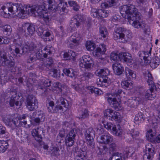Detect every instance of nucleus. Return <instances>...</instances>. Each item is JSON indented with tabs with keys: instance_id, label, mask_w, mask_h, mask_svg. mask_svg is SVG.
<instances>
[{
	"instance_id": "nucleus-32",
	"label": "nucleus",
	"mask_w": 160,
	"mask_h": 160,
	"mask_svg": "<svg viewBox=\"0 0 160 160\" xmlns=\"http://www.w3.org/2000/svg\"><path fill=\"white\" fill-rule=\"evenodd\" d=\"M42 80V81L41 82V83L38 84V88L43 89L45 87H49L51 85V81L49 80L43 78Z\"/></svg>"
},
{
	"instance_id": "nucleus-1",
	"label": "nucleus",
	"mask_w": 160,
	"mask_h": 160,
	"mask_svg": "<svg viewBox=\"0 0 160 160\" xmlns=\"http://www.w3.org/2000/svg\"><path fill=\"white\" fill-rule=\"evenodd\" d=\"M43 3L47 5H27L24 7L21 4L9 3L2 7V15L6 18H12L17 16L19 18H24L27 15L33 16H38L42 18L44 24H47L49 20L50 13L47 11V8L53 11H57L62 14V12H64L67 5V2L62 0H59L56 2L55 0H42Z\"/></svg>"
},
{
	"instance_id": "nucleus-59",
	"label": "nucleus",
	"mask_w": 160,
	"mask_h": 160,
	"mask_svg": "<svg viewBox=\"0 0 160 160\" xmlns=\"http://www.w3.org/2000/svg\"><path fill=\"white\" fill-rule=\"evenodd\" d=\"M1 80H0V83L2 85L6 82H7L8 80V79H7V77L6 76H4L3 78L2 79L3 77L1 76Z\"/></svg>"
},
{
	"instance_id": "nucleus-56",
	"label": "nucleus",
	"mask_w": 160,
	"mask_h": 160,
	"mask_svg": "<svg viewBox=\"0 0 160 160\" xmlns=\"http://www.w3.org/2000/svg\"><path fill=\"white\" fill-rule=\"evenodd\" d=\"M20 123L22 126L26 128H30L32 125L31 123L30 124H27V121L25 120H23L22 121H20Z\"/></svg>"
},
{
	"instance_id": "nucleus-21",
	"label": "nucleus",
	"mask_w": 160,
	"mask_h": 160,
	"mask_svg": "<svg viewBox=\"0 0 160 160\" xmlns=\"http://www.w3.org/2000/svg\"><path fill=\"white\" fill-rule=\"evenodd\" d=\"M97 140L99 143L107 144L113 142V137L107 133L98 137Z\"/></svg>"
},
{
	"instance_id": "nucleus-40",
	"label": "nucleus",
	"mask_w": 160,
	"mask_h": 160,
	"mask_svg": "<svg viewBox=\"0 0 160 160\" xmlns=\"http://www.w3.org/2000/svg\"><path fill=\"white\" fill-rule=\"evenodd\" d=\"M8 142L4 140H0V153L4 152L8 149Z\"/></svg>"
},
{
	"instance_id": "nucleus-50",
	"label": "nucleus",
	"mask_w": 160,
	"mask_h": 160,
	"mask_svg": "<svg viewBox=\"0 0 160 160\" xmlns=\"http://www.w3.org/2000/svg\"><path fill=\"white\" fill-rule=\"evenodd\" d=\"M102 122L103 124L104 128L108 130L112 131V128L114 127V126H115V125H113L110 122H107L105 123L103 121H102Z\"/></svg>"
},
{
	"instance_id": "nucleus-14",
	"label": "nucleus",
	"mask_w": 160,
	"mask_h": 160,
	"mask_svg": "<svg viewBox=\"0 0 160 160\" xmlns=\"http://www.w3.org/2000/svg\"><path fill=\"white\" fill-rule=\"evenodd\" d=\"M81 39V36L78 33H74L67 40L68 46L70 48H74L75 46L79 45Z\"/></svg>"
},
{
	"instance_id": "nucleus-9",
	"label": "nucleus",
	"mask_w": 160,
	"mask_h": 160,
	"mask_svg": "<svg viewBox=\"0 0 160 160\" xmlns=\"http://www.w3.org/2000/svg\"><path fill=\"white\" fill-rule=\"evenodd\" d=\"M81 85H72V88L77 92L80 93L88 92L90 93H94L97 95H101L103 93L102 91L98 88L93 86H87L84 88Z\"/></svg>"
},
{
	"instance_id": "nucleus-24",
	"label": "nucleus",
	"mask_w": 160,
	"mask_h": 160,
	"mask_svg": "<svg viewBox=\"0 0 160 160\" xmlns=\"http://www.w3.org/2000/svg\"><path fill=\"white\" fill-rule=\"evenodd\" d=\"M45 26L43 25L39 27L38 28V34L42 38L45 39L46 37L50 36L51 38H49V41H52L54 38V36L51 35V33L49 31H46L44 32Z\"/></svg>"
},
{
	"instance_id": "nucleus-12",
	"label": "nucleus",
	"mask_w": 160,
	"mask_h": 160,
	"mask_svg": "<svg viewBox=\"0 0 160 160\" xmlns=\"http://www.w3.org/2000/svg\"><path fill=\"white\" fill-rule=\"evenodd\" d=\"M18 30L22 34L25 33L26 36H31L32 35L35 31V28L34 25L32 24L26 23L22 25H19Z\"/></svg>"
},
{
	"instance_id": "nucleus-61",
	"label": "nucleus",
	"mask_w": 160,
	"mask_h": 160,
	"mask_svg": "<svg viewBox=\"0 0 160 160\" xmlns=\"http://www.w3.org/2000/svg\"><path fill=\"white\" fill-rule=\"evenodd\" d=\"M6 133V128L0 124V134H4Z\"/></svg>"
},
{
	"instance_id": "nucleus-16",
	"label": "nucleus",
	"mask_w": 160,
	"mask_h": 160,
	"mask_svg": "<svg viewBox=\"0 0 160 160\" xmlns=\"http://www.w3.org/2000/svg\"><path fill=\"white\" fill-rule=\"evenodd\" d=\"M26 106L30 111H33L38 107V101L36 97L32 95H29L27 98Z\"/></svg>"
},
{
	"instance_id": "nucleus-22",
	"label": "nucleus",
	"mask_w": 160,
	"mask_h": 160,
	"mask_svg": "<svg viewBox=\"0 0 160 160\" xmlns=\"http://www.w3.org/2000/svg\"><path fill=\"white\" fill-rule=\"evenodd\" d=\"M76 132V129H72L67 134L65 139V143L67 146L71 147L73 145Z\"/></svg>"
},
{
	"instance_id": "nucleus-33",
	"label": "nucleus",
	"mask_w": 160,
	"mask_h": 160,
	"mask_svg": "<svg viewBox=\"0 0 160 160\" xmlns=\"http://www.w3.org/2000/svg\"><path fill=\"white\" fill-rule=\"evenodd\" d=\"M109 73V70L107 68L100 69L97 70L96 72V74L100 77H107Z\"/></svg>"
},
{
	"instance_id": "nucleus-62",
	"label": "nucleus",
	"mask_w": 160,
	"mask_h": 160,
	"mask_svg": "<svg viewBox=\"0 0 160 160\" xmlns=\"http://www.w3.org/2000/svg\"><path fill=\"white\" fill-rule=\"evenodd\" d=\"M152 142L155 143H160V134L158 135L155 138H154L153 141Z\"/></svg>"
},
{
	"instance_id": "nucleus-47",
	"label": "nucleus",
	"mask_w": 160,
	"mask_h": 160,
	"mask_svg": "<svg viewBox=\"0 0 160 160\" xmlns=\"http://www.w3.org/2000/svg\"><path fill=\"white\" fill-rule=\"evenodd\" d=\"M4 32L6 33L5 34L9 36L11 35L12 29L10 26L8 25H6L3 26L2 30Z\"/></svg>"
},
{
	"instance_id": "nucleus-23",
	"label": "nucleus",
	"mask_w": 160,
	"mask_h": 160,
	"mask_svg": "<svg viewBox=\"0 0 160 160\" xmlns=\"http://www.w3.org/2000/svg\"><path fill=\"white\" fill-rule=\"evenodd\" d=\"M58 104L55 106V108L53 109V107H48V111L51 113H55L59 111V110H61L62 109V107L60 105L61 104L63 106L67 108L65 105V102L64 98L62 97H60L59 99L58 100L57 102Z\"/></svg>"
},
{
	"instance_id": "nucleus-8",
	"label": "nucleus",
	"mask_w": 160,
	"mask_h": 160,
	"mask_svg": "<svg viewBox=\"0 0 160 160\" xmlns=\"http://www.w3.org/2000/svg\"><path fill=\"white\" fill-rule=\"evenodd\" d=\"M145 78L148 84L151 85V88L146 92L145 97L148 100H152L156 95V93L153 91L155 85L154 84L153 78L151 74L149 72H148L145 75Z\"/></svg>"
},
{
	"instance_id": "nucleus-44",
	"label": "nucleus",
	"mask_w": 160,
	"mask_h": 160,
	"mask_svg": "<svg viewBox=\"0 0 160 160\" xmlns=\"http://www.w3.org/2000/svg\"><path fill=\"white\" fill-rule=\"evenodd\" d=\"M125 74L127 78H135L136 74L134 72L128 67H125Z\"/></svg>"
},
{
	"instance_id": "nucleus-51",
	"label": "nucleus",
	"mask_w": 160,
	"mask_h": 160,
	"mask_svg": "<svg viewBox=\"0 0 160 160\" xmlns=\"http://www.w3.org/2000/svg\"><path fill=\"white\" fill-rule=\"evenodd\" d=\"M50 149L52 152V154L55 156H58L59 155L60 150L58 147H51Z\"/></svg>"
},
{
	"instance_id": "nucleus-15",
	"label": "nucleus",
	"mask_w": 160,
	"mask_h": 160,
	"mask_svg": "<svg viewBox=\"0 0 160 160\" xmlns=\"http://www.w3.org/2000/svg\"><path fill=\"white\" fill-rule=\"evenodd\" d=\"M12 57H7L4 52L0 51V65H9L12 67L15 64Z\"/></svg>"
},
{
	"instance_id": "nucleus-4",
	"label": "nucleus",
	"mask_w": 160,
	"mask_h": 160,
	"mask_svg": "<svg viewBox=\"0 0 160 160\" xmlns=\"http://www.w3.org/2000/svg\"><path fill=\"white\" fill-rule=\"evenodd\" d=\"M117 5L116 2L114 0H110L102 2L101 7L102 9L92 8L91 15L94 18L102 19L108 17L109 14V12L107 10L103 9L104 8H108Z\"/></svg>"
},
{
	"instance_id": "nucleus-41",
	"label": "nucleus",
	"mask_w": 160,
	"mask_h": 160,
	"mask_svg": "<svg viewBox=\"0 0 160 160\" xmlns=\"http://www.w3.org/2000/svg\"><path fill=\"white\" fill-rule=\"evenodd\" d=\"M78 117L79 119H83L88 117L89 115L88 111L85 109H83L78 111Z\"/></svg>"
},
{
	"instance_id": "nucleus-46",
	"label": "nucleus",
	"mask_w": 160,
	"mask_h": 160,
	"mask_svg": "<svg viewBox=\"0 0 160 160\" xmlns=\"http://www.w3.org/2000/svg\"><path fill=\"white\" fill-rule=\"evenodd\" d=\"M65 134V130H63L60 131L59 134L58 135L56 139V142L58 143V145H60L59 143H61L62 141L63 140V138L64 137Z\"/></svg>"
},
{
	"instance_id": "nucleus-39",
	"label": "nucleus",
	"mask_w": 160,
	"mask_h": 160,
	"mask_svg": "<svg viewBox=\"0 0 160 160\" xmlns=\"http://www.w3.org/2000/svg\"><path fill=\"white\" fill-rule=\"evenodd\" d=\"M51 90L55 93H58L62 91L61 84L58 82H54L52 85Z\"/></svg>"
},
{
	"instance_id": "nucleus-38",
	"label": "nucleus",
	"mask_w": 160,
	"mask_h": 160,
	"mask_svg": "<svg viewBox=\"0 0 160 160\" xmlns=\"http://www.w3.org/2000/svg\"><path fill=\"white\" fill-rule=\"evenodd\" d=\"M124 100H125L124 101L125 104L128 106L130 107H133L134 106V103L136 100L138 101V102H141V101L138 99V98H136V100L133 99L132 98L129 99L127 100V99L125 97H124Z\"/></svg>"
},
{
	"instance_id": "nucleus-27",
	"label": "nucleus",
	"mask_w": 160,
	"mask_h": 160,
	"mask_svg": "<svg viewBox=\"0 0 160 160\" xmlns=\"http://www.w3.org/2000/svg\"><path fill=\"white\" fill-rule=\"evenodd\" d=\"M110 79L107 77H101L97 79V83L98 87H106L111 83Z\"/></svg>"
},
{
	"instance_id": "nucleus-31",
	"label": "nucleus",
	"mask_w": 160,
	"mask_h": 160,
	"mask_svg": "<svg viewBox=\"0 0 160 160\" xmlns=\"http://www.w3.org/2000/svg\"><path fill=\"white\" fill-rule=\"evenodd\" d=\"M78 54V53L73 51L70 50L64 53L63 58L66 60L71 59L74 61L76 59V57Z\"/></svg>"
},
{
	"instance_id": "nucleus-3",
	"label": "nucleus",
	"mask_w": 160,
	"mask_h": 160,
	"mask_svg": "<svg viewBox=\"0 0 160 160\" xmlns=\"http://www.w3.org/2000/svg\"><path fill=\"white\" fill-rule=\"evenodd\" d=\"M24 47V52L31 53L27 61L28 63L36 61L37 59H39L42 56L46 58L47 55L50 54L53 49V48L50 46L46 47L42 46L41 51L39 49L38 47L36 46L34 43H31V47L30 43H28Z\"/></svg>"
},
{
	"instance_id": "nucleus-42",
	"label": "nucleus",
	"mask_w": 160,
	"mask_h": 160,
	"mask_svg": "<svg viewBox=\"0 0 160 160\" xmlns=\"http://www.w3.org/2000/svg\"><path fill=\"white\" fill-rule=\"evenodd\" d=\"M145 118L144 114L141 112H139L135 115L134 120L136 123H141L144 121Z\"/></svg>"
},
{
	"instance_id": "nucleus-13",
	"label": "nucleus",
	"mask_w": 160,
	"mask_h": 160,
	"mask_svg": "<svg viewBox=\"0 0 160 160\" xmlns=\"http://www.w3.org/2000/svg\"><path fill=\"white\" fill-rule=\"evenodd\" d=\"M95 133L93 129L90 128L86 130L84 133L87 144L92 148H94V142L93 137L95 136Z\"/></svg>"
},
{
	"instance_id": "nucleus-36",
	"label": "nucleus",
	"mask_w": 160,
	"mask_h": 160,
	"mask_svg": "<svg viewBox=\"0 0 160 160\" xmlns=\"http://www.w3.org/2000/svg\"><path fill=\"white\" fill-rule=\"evenodd\" d=\"M112 133L116 136L121 137L123 134V132L122 129L120 126L117 127L115 125L112 128Z\"/></svg>"
},
{
	"instance_id": "nucleus-26",
	"label": "nucleus",
	"mask_w": 160,
	"mask_h": 160,
	"mask_svg": "<svg viewBox=\"0 0 160 160\" xmlns=\"http://www.w3.org/2000/svg\"><path fill=\"white\" fill-rule=\"evenodd\" d=\"M106 51V45L104 44H101L94 50L93 52V54L95 57L99 58L102 55L104 54Z\"/></svg>"
},
{
	"instance_id": "nucleus-25",
	"label": "nucleus",
	"mask_w": 160,
	"mask_h": 160,
	"mask_svg": "<svg viewBox=\"0 0 160 160\" xmlns=\"http://www.w3.org/2000/svg\"><path fill=\"white\" fill-rule=\"evenodd\" d=\"M135 152V149L132 147H129L126 149L125 151L123 153H119L117 152L115 154V155H117L118 156L121 157V160H124L128 158L129 154H131V156Z\"/></svg>"
},
{
	"instance_id": "nucleus-53",
	"label": "nucleus",
	"mask_w": 160,
	"mask_h": 160,
	"mask_svg": "<svg viewBox=\"0 0 160 160\" xmlns=\"http://www.w3.org/2000/svg\"><path fill=\"white\" fill-rule=\"evenodd\" d=\"M110 59L111 61H116L119 59V54L118 55L117 53L112 52L110 54Z\"/></svg>"
},
{
	"instance_id": "nucleus-55",
	"label": "nucleus",
	"mask_w": 160,
	"mask_h": 160,
	"mask_svg": "<svg viewBox=\"0 0 160 160\" xmlns=\"http://www.w3.org/2000/svg\"><path fill=\"white\" fill-rule=\"evenodd\" d=\"M50 74L54 78H57L59 76V74L58 71L55 69H53L50 71Z\"/></svg>"
},
{
	"instance_id": "nucleus-29",
	"label": "nucleus",
	"mask_w": 160,
	"mask_h": 160,
	"mask_svg": "<svg viewBox=\"0 0 160 160\" xmlns=\"http://www.w3.org/2000/svg\"><path fill=\"white\" fill-rule=\"evenodd\" d=\"M119 59L127 63L132 62V58L131 54L127 52H120L119 53Z\"/></svg>"
},
{
	"instance_id": "nucleus-30",
	"label": "nucleus",
	"mask_w": 160,
	"mask_h": 160,
	"mask_svg": "<svg viewBox=\"0 0 160 160\" xmlns=\"http://www.w3.org/2000/svg\"><path fill=\"white\" fill-rule=\"evenodd\" d=\"M81 16H78V17ZM79 17L78 18V16H77V18H72L70 22V30L71 31H75L77 29V28H78L80 25V21L78 20V19Z\"/></svg>"
},
{
	"instance_id": "nucleus-48",
	"label": "nucleus",
	"mask_w": 160,
	"mask_h": 160,
	"mask_svg": "<svg viewBox=\"0 0 160 160\" xmlns=\"http://www.w3.org/2000/svg\"><path fill=\"white\" fill-rule=\"evenodd\" d=\"M151 49H150V51L149 52H139L138 53V55L139 57H143V59L145 60H146V59L148 58L150 55H151Z\"/></svg>"
},
{
	"instance_id": "nucleus-58",
	"label": "nucleus",
	"mask_w": 160,
	"mask_h": 160,
	"mask_svg": "<svg viewBox=\"0 0 160 160\" xmlns=\"http://www.w3.org/2000/svg\"><path fill=\"white\" fill-rule=\"evenodd\" d=\"M120 16L117 14L113 16L111 18L112 21L113 22H117L120 20Z\"/></svg>"
},
{
	"instance_id": "nucleus-5",
	"label": "nucleus",
	"mask_w": 160,
	"mask_h": 160,
	"mask_svg": "<svg viewBox=\"0 0 160 160\" xmlns=\"http://www.w3.org/2000/svg\"><path fill=\"white\" fill-rule=\"evenodd\" d=\"M124 92L120 89L116 93L107 94V98L108 102L110 105L116 110H120L123 108L120 100L117 101L116 98L119 99V97L122 96Z\"/></svg>"
},
{
	"instance_id": "nucleus-17",
	"label": "nucleus",
	"mask_w": 160,
	"mask_h": 160,
	"mask_svg": "<svg viewBox=\"0 0 160 160\" xmlns=\"http://www.w3.org/2000/svg\"><path fill=\"white\" fill-rule=\"evenodd\" d=\"M104 114L105 117L112 121L115 120L118 121L120 120L121 118V115L119 112L110 109L105 110Z\"/></svg>"
},
{
	"instance_id": "nucleus-2",
	"label": "nucleus",
	"mask_w": 160,
	"mask_h": 160,
	"mask_svg": "<svg viewBox=\"0 0 160 160\" xmlns=\"http://www.w3.org/2000/svg\"><path fill=\"white\" fill-rule=\"evenodd\" d=\"M120 12L122 17L127 18L130 24L136 28H143L144 33H147V28L143 23L137 9L134 6L130 5L121 6L120 8Z\"/></svg>"
},
{
	"instance_id": "nucleus-54",
	"label": "nucleus",
	"mask_w": 160,
	"mask_h": 160,
	"mask_svg": "<svg viewBox=\"0 0 160 160\" xmlns=\"http://www.w3.org/2000/svg\"><path fill=\"white\" fill-rule=\"evenodd\" d=\"M53 60L52 58H50L46 59V62L44 63V65L49 68V67L52 66Z\"/></svg>"
},
{
	"instance_id": "nucleus-60",
	"label": "nucleus",
	"mask_w": 160,
	"mask_h": 160,
	"mask_svg": "<svg viewBox=\"0 0 160 160\" xmlns=\"http://www.w3.org/2000/svg\"><path fill=\"white\" fill-rule=\"evenodd\" d=\"M116 149V146L115 143H112L110 144L109 146V149L110 151H115Z\"/></svg>"
},
{
	"instance_id": "nucleus-35",
	"label": "nucleus",
	"mask_w": 160,
	"mask_h": 160,
	"mask_svg": "<svg viewBox=\"0 0 160 160\" xmlns=\"http://www.w3.org/2000/svg\"><path fill=\"white\" fill-rule=\"evenodd\" d=\"M139 134V132L138 131H135L133 129H132L131 131H129L127 133L128 137H130L128 138V140L130 141L132 140L136 139L138 136ZM127 137H128V136Z\"/></svg>"
},
{
	"instance_id": "nucleus-45",
	"label": "nucleus",
	"mask_w": 160,
	"mask_h": 160,
	"mask_svg": "<svg viewBox=\"0 0 160 160\" xmlns=\"http://www.w3.org/2000/svg\"><path fill=\"white\" fill-rule=\"evenodd\" d=\"M85 47L87 50L93 51L96 47V45L93 42L88 41L86 42Z\"/></svg>"
},
{
	"instance_id": "nucleus-57",
	"label": "nucleus",
	"mask_w": 160,
	"mask_h": 160,
	"mask_svg": "<svg viewBox=\"0 0 160 160\" xmlns=\"http://www.w3.org/2000/svg\"><path fill=\"white\" fill-rule=\"evenodd\" d=\"M59 32L58 33H57V36H58L59 37H62L64 35L63 33V28L62 26H60L59 29H58Z\"/></svg>"
},
{
	"instance_id": "nucleus-49",
	"label": "nucleus",
	"mask_w": 160,
	"mask_h": 160,
	"mask_svg": "<svg viewBox=\"0 0 160 160\" xmlns=\"http://www.w3.org/2000/svg\"><path fill=\"white\" fill-rule=\"evenodd\" d=\"M100 33L101 36L103 38L107 37L108 35V32L106 28L104 27H101L100 28Z\"/></svg>"
},
{
	"instance_id": "nucleus-10",
	"label": "nucleus",
	"mask_w": 160,
	"mask_h": 160,
	"mask_svg": "<svg viewBox=\"0 0 160 160\" xmlns=\"http://www.w3.org/2000/svg\"><path fill=\"white\" fill-rule=\"evenodd\" d=\"M79 65L82 68L90 69L94 64V61L92 57L89 55L83 56L79 60Z\"/></svg>"
},
{
	"instance_id": "nucleus-34",
	"label": "nucleus",
	"mask_w": 160,
	"mask_h": 160,
	"mask_svg": "<svg viewBox=\"0 0 160 160\" xmlns=\"http://www.w3.org/2000/svg\"><path fill=\"white\" fill-rule=\"evenodd\" d=\"M156 133V131L152 129L148 130L146 132V137L147 139L150 142H152L154 140V136Z\"/></svg>"
},
{
	"instance_id": "nucleus-37",
	"label": "nucleus",
	"mask_w": 160,
	"mask_h": 160,
	"mask_svg": "<svg viewBox=\"0 0 160 160\" xmlns=\"http://www.w3.org/2000/svg\"><path fill=\"white\" fill-rule=\"evenodd\" d=\"M122 87L126 89L129 90L133 87V84L130 80H125L121 82Z\"/></svg>"
},
{
	"instance_id": "nucleus-43",
	"label": "nucleus",
	"mask_w": 160,
	"mask_h": 160,
	"mask_svg": "<svg viewBox=\"0 0 160 160\" xmlns=\"http://www.w3.org/2000/svg\"><path fill=\"white\" fill-rule=\"evenodd\" d=\"M63 72L65 75L71 78L75 77L77 73L73 69H71L70 70L67 68L63 69Z\"/></svg>"
},
{
	"instance_id": "nucleus-19",
	"label": "nucleus",
	"mask_w": 160,
	"mask_h": 160,
	"mask_svg": "<svg viewBox=\"0 0 160 160\" xmlns=\"http://www.w3.org/2000/svg\"><path fill=\"white\" fill-rule=\"evenodd\" d=\"M146 153L143 156L144 160H151L155 154L154 148L151 143H147L145 146Z\"/></svg>"
},
{
	"instance_id": "nucleus-28",
	"label": "nucleus",
	"mask_w": 160,
	"mask_h": 160,
	"mask_svg": "<svg viewBox=\"0 0 160 160\" xmlns=\"http://www.w3.org/2000/svg\"><path fill=\"white\" fill-rule=\"evenodd\" d=\"M112 68L114 72L118 75H121L124 71V68L118 62H115L113 64Z\"/></svg>"
},
{
	"instance_id": "nucleus-11",
	"label": "nucleus",
	"mask_w": 160,
	"mask_h": 160,
	"mask_svg": "<svg viewBox=\"0 0 160 160\" xmlns=\"http://www.w3.org/2000/svg\"><path fill=\"white\" fill-rule=\"evenodd\" d=\"M45 115L40 110H37L33 113L32 116L30 118V121L31 124L34 126L39 125L40 122L44 121Z\"/></svg>"
},
{
	"instance_id": "nucleus-6",
	"label": "nucleus",
	"mask_w": 160,
	"mask_h": 160,
	"mask_svg": "<svg viewBox=\"0 0 160 160\" xmlns=\"http://www.w3.org/2000/svg\"><path fill=\"white\" fill-rule=\"evenodd\" d=\"M113 38L115 40L120 39L123 43H126L132 38V33L129 30L121 27L116 28L113 33Z\"/></svg>"
},
{
	"instance_id": "nucleus-20",
	"label": "nucleus",
	"mask_w": 160,
	"mask_h": 160,
	"mask_svg": "<svg viewBox=\"0 0 160 160\" xmlns=\"http://www.w3.org/2000/svg\"><path fill=\"white\" fill-rule=\"evenodd\" d=\"M12 95L9 99V105L10 107H12L14 106V105L17 107V108H20L22 103L20 102H19L18 101L20 96L19 95H17V93L15 92H10Z\"/></svg>"
},
{
	"instance_id": "nucleus-52",
	"label": "nucleus",
	"mask_w": 160,
	"mask_h": 160,
	"mask_svg": "<svg viewBox=\"0 0 160 160\" xmlns=\"http://www.w3.org/2000/svg\"><path fill=\"white\" fill-rule=\"evenodd\" d=\"M69 5L71 7H73V9L75 11H78L79 8V6L74 1H68Z\"/></svg>"
},
{
	"instance_id": "nucleus-64",
	"label": "nucleus",
	"mask_w": 160,
	"mask_h": 160,
	"mask_svg": "<svg viewBox=\"0 0 160 160\" xmlns=\"http://www.w3.org/2000/svg\"><path fill=\"white\" fill-rule=\"evenodd\" d=\"M2 44H6L8 43L10 41V39L6 37H4L2 38Z\"/></svg>"
},
{
	"instance_id": "nucleus-63",
	"label": "nucleus",
	"mask_w": 160,
	"mask_h": 160,
	"mask_svg": "<svg viewBox=\"0 0 160 160\" xmlns=\"http://www.w3.org/2000/svg\"><path fill=\"white\" fill-rule=\"evenodd\" d=\"M158 62H154V61H153V62L152 61L150 63V65L152 68H155L158 66Z\"/></svg>"
},
{
	"instance_id": "nucleus-7",
	"label": "nucleus",
	"mask_w": 160,
	"mask_h": 160,
	"mask_svg": "<svg viewBox=\"0 0 160 160\" xmlns=\"http://www.w3.org/2000/svg\"><path fill=\"white\" fill-rule=\"evenodd\" d=\"M26 117V115L25 114L22 115V116H19L15 118L13 116L11 115H7L5 117H3L2 119L3 122L8 126L11 127L12 129L14 130L17 127L18 120L21 121L22 119H24Z\"/></svg>"
},
{
	"instance_id": "nucleus-18",
	"label": "nucleus",
	"mask_w": 160,
	"mask_h": 160,
	"mask_svg": "<svg viewBox=\"0 0 160 160\" xmlns=\"http://www.w3.org/2000/svg\"><path fill=\"white\" fill-rule=\"evenodd\" d=\"M31 133L33 137L37 141L40 142L42 139V135L44 136L45 135V130L42 127H40L32 129L31 131Z\"/></svg>"
}]
</instances>
